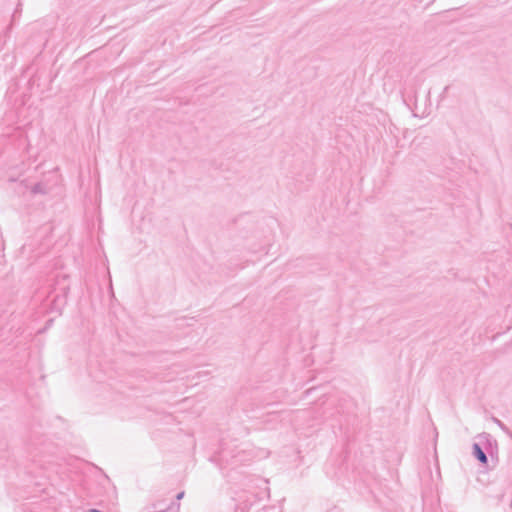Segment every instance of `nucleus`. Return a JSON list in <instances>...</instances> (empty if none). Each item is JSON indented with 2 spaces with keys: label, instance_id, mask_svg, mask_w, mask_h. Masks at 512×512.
I'll return each instance as SVG.
<instances>
[{
  "label": "nucleus",
  "instance_id": "obj_7",
  "mask_svg": "<svg viewBox=\"0 0 512 512\" xmlns=\"http://www.w3.org/2000/svg\"><path fill=\"white\" fill-rule=\"evenodd\" d=\"M183 496H184V492H183V491H182V492H179V493L176 495V499H177V500H180V499H182V498H183Z\"/></svg>",
  "mask_w": 512,
  "mask_h": 512
},
{
  "label": "nucleus",
  "instance_id": "obj_8",
  "mask_svg": "<svg viewBox=\"0 0 512 512\" xmlns=\"http://www.w3.org/2000/svg\"><path fill=\"white\" fill-rule=\"evenodd\" d=\"M504 498H505V494H502V495L500 496V498H499V501H500V502H504Z\"/></svg>",
  "mask_w": 512,
  "mask_h": 512
},
{
  "label": "nucleus",
  "instance_id": "obj_11",
  "mask_svg": "<svg viewBox=\"0 0 512 512\" xmlns=\"http://www.w3.org/2000/svg\"><path fill=\"white\" fill-rule=\"evenodd\" d=\"M314 389H315V388L308 389V390L306 391V393H307V394H309V393H310L312 390H314Z\"/></svg>",
  "mask_w": 512,
  "mask_h": 512
},
{
  "label": "nucleus",
  "instance_id": "obj_4",
  "mask_svg": "<svg viewBox=\"0 0 512 512\" xmlns=\"http://www.w3.org/2000/svg\"><path fill=\"white\" fill-rule=\"evenodd\" d=\"M49 192V187L42 183V182H38V183H35L32 188H31V193L32 194H42V195H45Z\"/></svg>",
  "mask_w": 512,
  "mask_h": 512
},
{
  "label": "nucleus",
  "instance_id": "obj_2",
  "mask_svg": "<svg viewBox=\"0 0 512 512\" xmlns=\"http://www.w3.org/2000/svg\"><path fill=\"white\" fill-rule=\"evenodd\" d=\"M250 454L239 447V445L233 441L222 440L220 443L219 451L211 457L216 465L220 469L225 468H236L237 466L249 461Z\"/></svg>",
  "mask_w": 512,
  "mask_h": 512
},
{
  "label": "nucleus",
  "instance_id": "obj_1",
  "mask_svg": "<svg viewBox=\"0 0 512 512\" xmlns=\"http://www.w3.org/2000/svg\"><path fill=\"white\" fill-rule=\"evenodd\" d=\"M472 444V455L484 469H492L498 462V443L486 432L475 437Z\"/></svg>",
  "mask_w": 512,
  "mask_h": 512
},
{
  "label": "nucleus",
  "instance_id": "obj_3",
  "mask_svg": "<svg viewBox=\"0 0 512 512\" xmlns=\"http://www.w3.org/2000/svg\"><path fill=\"white\" fill-rule=\"evenodd\" d=\"M68 290H69L68 287H64L61 289V291H62L61 294L58 293L54 296V299L52 301V309L53 310L61 312L62 308L67 303Z\"/></svg>",
  "mask_w": 512,
  "mask_h": 512
},
{
  "label": "nucleus",
  "instance_id": "obj_6",
  "mask_svg": "<svg viewBox=\"0 0 512 512\" xmlns=\"http://www.w3.org/2000/svg\"><path fill=\"white\" fill-rule=\"evenodd\" d=\"M450 86H445L444 89H443V92L441 93L440 97L441 98H444L445 95L447 94L448 90H449Z\"/></svg>",
  "mask_w": 512,
  "mask_h": 512
},
{
  "label": "nucleus",
  "instance_id": "obj_10",
  "mask_svg": "<svg viewBox=\"0 0 512 512\" xmlns=\"http://www.w3.org/2000/svg\"><path fill=\"white\" fill-rule=\"evenodd\" d=\"M4 458H6V455H5V456H1V457H0V464H2V460H3Z\"/></svg>",
  "mask_w": 512,
  "mask_h": 512
},
{
  "label": "nucleus",
  "instance_id": "obj_5",
  "mask_svg": "<svg viewBox=\"0 0 512 512\" xmlns=\"http://www.w3.org/2000/svg\"><path fill=\"white\" fill-rule=\"evenodd\" d=\"M493 421L500 427L502 431H504L507 435H509L512 438V432L511 430L499 419L493 418Z\"/></svg>",
  "mask_w": 512,
  "mask_h": 512
},
{
  "label": "nucleus",
  "instance_id": "obj_9",
  "mask_svg": "<svg viewBox=\"0 0 512 512\" xmlns=\"http://www.w3.org/2000/svg\"><path fill=\"white\" fill-rule=\"evenodd\" d=\"M510 495H511V498L509 499V505H510V508L512 509V493Z\"/></svg>",
  "mask_w": 512,
  "mask_h": 512
}]
</instances>
